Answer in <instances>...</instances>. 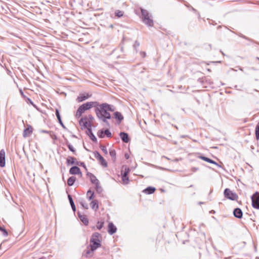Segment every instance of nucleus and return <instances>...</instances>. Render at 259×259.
Masks as SVG:
<instances>
[{"label":"nucleus","mask_w":259,"mask_h":259,"mask_svg":"<svg viewBox=\"0 0 259 259\" xmlns=\"http://www.w3.org/2000/svg\"><path fill=\"white\" fill-rule=\"evenodd\" d=\"M87 195L89 200H92L94 197V192L91 190L88 191Z\"/></svg>","instance_id":"26"},{"label":"nucleus","mask_w":259,"mask_h":259,"mask_svg":"<svg viewBox=\"0 0 259 259\" xmlns=\"http://www.w3.org/2000/svg\"><path fill=\"white\" fill-rule=\"evenodd\" d=\"M100 148L101 150L103 151V152L105 155H107L108 154V151H107V149L106 146H105L104 145H101L100 146Z\"/></svg>","instance_id":"34"},{"label":"nucleus","mask_w":259,"mask_h":259,"mask_svg":"<svg viewBox=\"0 0 259 259\" xmlns=\"http://www.w3.org/2000/svg\"><path fill=\"white\" fill-rule=\"evenodd\" d=\"M90 205L92 208L96 211L99 208L98 202L97 200H93L91 202Z\"/></svg>","instance_id":"21"},{"label":"nucleus","mask_w":259,"mask_h":259,"mask_svg":"<svg viewBox=\"0 0 259 259\" xmlns=\"http://www.w3.org/2000/svg\"><path fill=\"white\" fill-rule=\"evenodd\" d=\"M69 173L71 175H81V172L80 168L77 166H72L69 169Z\"/></svg>","instance_id":"16"},{"label":"nucleus","mask_w":259,"mask_h":259,"mask_svg":"<svg viewBox=\"0 0 259 259\" xmlns=\"http://www.w3.org/2000/svg\"><path fill=\"white\" fill-rule=\"evenodd\" d=\"M122 181L123 182V184L126 185L129 182V178L128 176L121 175Z\"/></svg>","instance_id":"28"},{"label":"nucleus","mask_w":259,"mask_h":259,"mask_svg":"<svg viewBox=\"0 0 259 259\" xmlns=\"http://www.w3.org/2000/svg\"><path fill=\"white\" fill-rule=\"evenodd\" d=\"M68 198L69 201V203L70 204L72 210L74 212L76 210V207L75 204L73 202V199L72 198V196L70 195H68Z\"/></svg>","instance_id":"22"},{"label":"nucleus","mask_w":259,"mask_h":259,"mask_svg":"<svg viewBox=\"0 0 259 259\" xmlns=\"http://www.w3.org/2000/svg\"><path fill=\"white\" fill-rule=\"evenodd\" d=\"M39 259H46V257H40Z\"/></svg>","instance_id":"54"},{"label":"nucleus","mask_w":259,"mask_h":259,"mask_svg":"<svg viewBox=\"0 0 259 259\" xmlns=\"http://www.w3.org/2000/svg\"><path fill=\"white\" fill-rule=\"evenodd\" d=\"M76 181V178L74 176L69 177L67 181V184L69 186H72Z\"/></svg>","instance_id":"24"},{"label":"nucleus","mask_w":259,"mask_h":259,"mask_svg":"<svg viewBox=\"0 0 259 259\" xmlns=\"http://www.w3.org/2000/svg\"><path fill=\"white\" fill-rule=\"evenodd\" d=\"M130 172V169L128 167H125L123 172H121V175L128 176Z\"/></svg>","instance_id":"37"},{"label":"nucleus","mask_w":259,"mask_h":259,"mask_svg":"<svg viewBox=\"0 0 259 259\" xmlns=\"http://www.w3.org/2000/svg\"><path fill=\"white\" fill-rule=\"evenodd\" d=\"M95 185H96V192L98 194H101L103 191V189H102V188L101 187V186L100 185L99 182L98 183L96 184Z\"/></svg>","instance_id":"30"},{"label":"nucleus","mask_w":259,"mask_h":259,"mask_svg":"<svg viewBox=\"0 0 259 259\" xmlns=\"http://www.w3.org/2000/svg\"><path fill=\"white\" fill-rule=\"evenodd\" d=\"M116 231L117 228L116 226L113 224V223L112 222L109 223L107 230L108 233L111 235L114 234Z\"/></svg>","instance_id":"11"},{"label":"nucleus","mask_w":259,"mask_h":259,"mask_svg":"<svg viewBox=\"0 0 259 259\" xmlns=\"http://www.w3.org/2000/svg\"><path fill=\"white\" fill-rule=\"evenodd\" d=\"M141 55L143 57H145L146 56V53L144 52H141Z\"/></svg>","instance_id":"50"},{"label":"nucleus","mask_w":259,"mask_h":259,"mask_svg":"<svg viewBox=\"0 0 259 259\" xmlns=\"http://www.w3.org/2000/svg\"><path fill=\"white\" fill-rule=\"evenodd\" d=\"M114 111L113 106L106 103L100 104L98 102V105L95 106V109L97 117L108 125H109V123L107 120L111 118V115L108 111L113 112Z\"/></svg>","instance_id":"1"},{"label":"nucleus","mask_w":259,"mask_h":259,"mask_svg":"<svg viewBox=\"0 0 259 259\" xmlns=\"http://www.w3.org/2000/svg\"><path fill=\"white\" fill-rule=\"evenodd\" d=\"M98 105V102L97 101L88 102L82 105H81L77 109L75 117L77 118L80 117L82 114L87 110L90 109L92 107H95V106Z\"/></svg>","instance_id":"3"},{"label":"nucleus","mask_w":259,"mask_h":259,"mask_svg":"<svg viewBox=\"0 0 259 259\" xmlns=\"http://www.w3.org/2000/svg\"><path fill=\"white\" fill-rule=\"evenodd\" d=\"M198 157L206 162H209V161L210 160V158L207 157H205L204 156H203V155H200V156H198Z\"/></svg>","instance_id":"35"},{"label":"nucleus","mask_w":259,"mask_h":259,"mask_svg":"<svg viewBox=\"0 0 259 259\" xmlns=\"http://www.w3.org/2000/svg\"><path fill=\"white\" fill-rule=\"evenodd\" d=\"M103 226L104 222H100L99 221H98L96 227L98 230H101L103 227Z\"/></svg>","instance_id":"38"},{"label":"nucleus","mask_w":259,"mask_h":259,"mask_svg":"<svg viewBox=\"0 0 259 259\" xmlns=\"http://www.w3.org/2000/svg\"><path fill=\"white\" fill-rule=\"evenodd\" d=\"M104 133H105V135H106L108 138H111L112 137V134L108 128L105 130Z\"/></svg>","instance_id":"36"},{"label":"nucleus","mask_w":259,"mask_h":259,"mask_svg":"<svg viewBox=\"0 0 259 259\" xmlns=\"http://www.w3.org/2000/svg\"><path fill=\"white\" fill-rule=\"evenodd\" d=\"M156 190V188L154 187L149 186L143 190V192L147 194H152Z\"/></svg>","instance_id":"19"},{"label":"nucleus","mask_w":259,"mask_h":259,"mask_svg":"<svg viewBox=\"0 0 259 259\" xmlns=\"http://www.w3.org/2000/svg\"><path fill=\"white\" fill-rule=\"evenodd\" d=\"M192 186H193V185H191L190 186V187H192Z\"/></svg>","instance_id":"60"},{"label":"nucleus","mask_w":259,"mask_h":259,"mask_svg":"<svg viewBox=\"0 0 259 259\" xmlns=\"http://www.w3.org/2000/svg\"><path fill=\"white\" fill-rule=\"evenodd\" d=\"M198 169H199V168L198 167H193L191 168V170L193 172H195V171H197Z\"/></svg>","instance_id":"46"},{"label":"nucleus","mask_w":259,"mask_h":259,"mask_svg":"<svg viewBox=\"0 0 259 259\" xmlns=\"http://www.w3.org/2000/svg\"><path fill=\"white\" fill-rule=\"evenodd\" d=\"M66 145L70 151L72 152L74 154L76 155V150L71 145V144H70L68 142H67Z\"/></svg>","instance_id":"27"},{"label":"nucleus","mask_w":259,"mask_h":259,"mask_svg":"<svg viewBox=\"0 0 259 259\" xmlns=\"http://www.w3.org/2000/svg\"><path fill=\"white\" fill-rule=\"evenodd\" d=\"M40 132L41 133H47V134H48L50 132L49 131H46L44 130H41Z\"/></svg>","instance_id":"49"},{"label":"nucleus","mask_w":259,"mask_h":259,"mask_svg":"<svg viewBox=\"0 0 259 259\" xmlns=\"http://www.w3.org/2000/svg\"><path fill=\"white\" fill-rule=\"evenodd\" d=\"M0 231L2 232L3 236L6 237L8 235V232L7 230L3 226H0Z\"/></svg>","instance_id":"31"},{"label":"nucleus","mask_w":259,"mask_h":259,"mask_svg":"<svg viewBox=\"0 0 259 259\" xmlns=\"http://www.w3.org/2000/svg\"><path fill=\"white\" fill-rule=\"evenodd\" d=\"M238 35L240 37H242V38L247 39L248 40H250V39L249 38H248L247 37H246V36L244 35L243 34H242L241 33L239 34Z\"/></svg>","instance_id":"42"},{"label":"nucleus","mask_w":259,"mask_h":259,"mask_svg":"<svg viewBox=\"0 0 259 259\" xmlns=\"http://www.w3.org/2000/svg\"><path fill=\"white\" fill-rule=\"evenodd\" d=\"M209 163L215 164V165H217L219 167L221 166L217 162H216L215 161H214V160H212L211 159H210Z\"/></svg>","instance_id":"43"},{"label":"nucleus","mask_w":259,"mask_h":259,"mask_svg":"<svg viewBox=\"0 0 259 259\" xmlns=\"http://www.w3.org/2000/svg\"><path fill=\"white\" fill-rule=\"evenodd\" d=\"M123 12L120 10H116L115 12V15L118 18H120L123 15Z\"/></svg>","instance_id":"32"},{"label":"nucleus","mask_w":259,"mask_h":259,"mask_svg":"<svg viewBox=\"0 0 259 259\" xmlns=\"http://www.w3.org/2000/svg\"><path fill=\"white\" fill-rule=\"evenodd\" d=\"M210 212L214 213V210H211V211H210Z\"/></svg>","instance_id":"55"},{"label":"nucleus","mask_w":259,"mask_h":259,"mask_svg":"<svg viewBox=\"0 0 259 259\" xmlns=\"http://www.w3.org/2000/svg\"><path fill=\"white\" fill-rule=\"evenodd\" d=\"M94 155L95 158L99 160L100 163L101 165H102L104 167H107L108 166L107 162L105 160V159L103 158V157L100 154V153L96 151L94 152Z\"/></svg>","instance_id":"8"},{"label":"nucleus","mask_w":259,"mask_h":259,"mask_svg":"<svg viewBox=\"0 0 259 259\" xmlns=\"http://www.w3.org/2000/svg\"><path fill=\"white\" fill-rule=\"evenodd\" d=\"M119 136L122 141L124 143H127L130 141V138L127 133L124 132H120L119 134Z\"/></svg>","instance_id":"10"},{"label":"nucleus","mask_w":259,"mask_h":259,"mask_svg":"<svg viewBox=\"0 0 259 259\" xmlns=\"http://www.w3.org/2000/svg\"><path fill=\"white\" fill-rule=\"evenodd\" d=\"M55 114H56V117L57 118V119L58 120V122L59 123V124L61 125V126L65 130H67V127L64 125V124H63L62 121V119H61V115H60V112H59V111L58 109H56L55 110Z\"/></svg>","instance_id":"15"},{"label":"nucleus","mask_w":259,"mask_h":259,"mask_svg":"<svg viewBox=\"0 0 259 259\" xmlns=\"http://www.w3.org/2000/svg\"><path fill=\"white\" fill-rule=\"evenodd\" d=\"M207 70H208V71H210L209 69H208Z\"/></svg>","instance_id":"59"},{"label":"nucleus","mask_w":259,"mask_h":259,"mask_svg":"<svg viewBox=\"0 0 259 259\" xmlns=\"http://www.w3.org/2000/svg\"><path fill=\"white\" fill-rule=\"evenodd\" d=\"M100 237H101V234L99 233L95 232L92 234L90 245L92 248V251H95L101 246V241L99 239Z\"/></svg>","instance_id":"4"},{"label":"nucleus","mask_w":259,"mask_h":259,"mask_svg":"<svg viewBox=\"0 0 259 259\" xmlns=\"http://www.w3.org/2000/svg\"><path fill=\"white\" fill-rule=\"evenodd\" d=\"M207 70H208V71H210L209 69H208Z\"/></svg>","instance_id":"58"},{"label":"nucleus","mask_w":259,"mask_h":259,"mask_svg":"<svg viewBox=\"0 0 259 259\" xmlns=\"http://www.w3.org/2000/svg\"><path fill=\"white\" fill-rule=\"evenodd\" d=\"M94 251H92V248H91V250L87 249L85 251V254L84 255L86 257H89V255L93 252Z\"/></svg>","instance_id":"39"},{"label":"nucleus","mask_w":259,"mask_h":259,"mask_svg":"<svg viewBox=\"0 0 259 259\" xmlns=\"http://www.w3.org/2000/svg\"><path fill=\"white\" fill-rule=\"evenodd\" d=\"M32 127L30 125H28L27 127L25 128L23 131V136L24 138L29 137L30 135L32 134Z\"/></svg>","instance_id":"12"},{"label":"nucleus","mask_w":259,"mask_h":259,"mask_svg":"<svg viewBox=\"0 0 259 259\" xmlns=\"http://www.w3.org/2000/svg\"><path fill=\"white\" fill-rule=\"evenodd\" d=\"M5 159V151L2 149L0 151V166L1 167H4L6 165Z\"/></svg>","instance_id":"9"},{"label":"nucleus","mask_w":259,"mask_h":259,"mask_svg":"<svg viewBox=\"0 0 259 259\" xmlns=\"http://www.w3.org/2000/svg\"><path fill=\"white\" fill-rule=\"evenodd\" d=\"M77 214H78V217L79 218V216H81L83 214H81V213L80 212H77Z\"/></svg>","instance_id":"51"},{"label":"nucleus","mask_w":259,"mask_h":259,"mask_svg":"<svg viewBox=\"0 0 259 259\" xmlns=\"http://www.w3.org/2000/svg\"><path fill=\"white\" fill-rule=\"evenodd\" d=\"M80 204L85 209H88V204L85 202H80Z\"/></svg>","instance_id":"41"},{"label":"nucleus","mask_w":259,"mask_h":259,"mask_svg":"<svg viewBox=\"0 0 259 259\" xmlns=\"http://www.w3.org/2000/svg\"><path fill=\"white\" fill-rule=\"evenodd\" d=\"M27 103L28 104H30L31 105H32L34 107H35V105L34 104L33 102L32 101V100L31 99H30L29 98L28 99V101H27Z\"/></svg>","instance_id":"44"},{"label":"nucleus","mask_w":259,"mask_h":259,"mask_svg":"<svg viewBox=\"0 0 259 259\" xmlns=\"http://www.w3.org/2000/svg\"><path fill=\"white\" fill-rule=\"evenodd\" d=\"M114 117L117 120V123H120L123 119V116L121 113L118 111H116L114 113Z\"/></svg>","instance_id":"17"},{"label":"nucleus","mask_w":259,"mask_h":259,"mask_svg":"<svg viewBox=\"0 0 259 259\" xmlns=\"http://www.w3.org/2000/svg\"><path fill=\"white\" fill-rule=\"evenodd\" d=\"M256 59L258 60H259V58L258 57H256Z\"/></svg>","instance_id":"57"},{"label":"nucleus","mask_w":259,"mask_h":259,"mask_svg":"<svg viewBox=\"0 0 259 259\" xmlns=\"http://www.w3.org/2000/svg\"><path fill=\"white\" fill-rule=\"evenodd\" d=\"M224 195L225 198L231 200H237L238 197L237 194L236 193L232 192L229 188H226L225 189L224 191Z\"/></svg>","instance_id":"6"},{"label":"nucleus","mask_w":259,"mask_h":259,"mask_svg":"<svg viewBox=\"0 0 259 259\" xmlns=\"http://www.w3.org/2000/svg\"><path fill=\"white\" fill-rule=\"evenodd\" d=\"M251 204L253 208L259 209V192H255L251 197Z\"/></svg>","instance_id":"7"},{"label":"nucleus","mask_w":259,"mask_h":259,"mask_svg":"<svg viewBox=\"0 0 259 259\" xmlns=\"http://www.w3.org/2000/svg\"><path fill=\"white\" fill-rule=\"evenodd\" d=\"M86 117L88 118V122H91H91L94 119L93 116L92 115H91V114L89 115L88 116H86Z\"/></svg>","instance_id":"40"},{"label":"nucleus","mask_w":259,"mask_h":259,"mask_svg":"<svg viewBox=\"0 0 259 259\" xmlns=\"http://www.w3.org/2000/svg\"><path fill=\"white\" fill-rule=\"evenodd\" d=\"M104 130L102 129L98 131L97 133V135L100 138H103L105 136V134L104 133Z\"/></svg>","instance_id":"29"},{"label":"nucleus","mask_w":259,"mask_h":259,"mask_svg":"<svg viewBox=\"0 0 259 259\" xmlns=\"http://www.w3.org/2000/svg\"><path fill=\"white\" fill-rule=\"evenodd\" d=\"M255 138L257 140H259V133H255Z\"/></svg>","instance_id":"48"},{"label":"nucleus","mask_w":259,"mask_h":259,"mask_svg":"<svg viewBox=\"0 0 259 259\" xmlns=\"http://www.w3.org/2000/svg\"><path fill=\"white\" fill-rule=\"evenodd\" d=\"M87 175L90 177L91 182L95 185L99 182V180L96 178V176H94L92 173L88 172Z\"/></svg>","instance_id":"18"},{"label":"nucleus","mask_w":259,"mask_h":259,"mask_svg":"<svg viewBox=\"0 0 259 259\" xmlns=\"http://www.w3.org/2000/svg\"><path fill=\"white\" fill-rule=\"evenodd\" d=\"M141 19L144 23L149 27H151L153 25V21L152 19L150 18V14L148 11L143 8H141Z\"/></svg>","instance_id":"5"},{"label":"nucleus","mask_w":259,"mask_h":259,"mask_svg":"<svg viewBox=\"0 0 259 259\" xmlns=\"http://www.w3.org/2000/svg\"><path fill=\"white\" fill-rule=\"evenodd\" d=\"M192 10H193V11H195H195H196V10L194 8H192Z\"/></svg>","instance_id":"53"},{"label":"nucleus","mask_w":259,"mask_h":259,"mask_svg":"<svg viewBox=\"0 0 259 259\" xmlns=\"http://www.w3.org/2000/svg\"><path fill=\"white\" fill-rule=\"evenodd\" d=\"M76 160L74 157L69 156L66 159V163L68 165L75 164Z\"/></svg>","instance_id":"20"},{"label":"nucleus","mask_w":259,"mask_h":259,"mask_svg":"<svg viewBox=\"0 0 259 259\" xmlns=\"http://www.w3.org/2000/svg\"><path fill=\"white\" fill-rule=\"evenodd\" d=\"M255 133H259V122L256 125Z\"/></svg>","instance_id":"45"},{"label":"nucleus","mask_w":259,"mask_h":259,"mask_svg":"<svg viewBox=\"0 0 259 259\" xmlns=\"http://www.w3.org/2000/svg\"><path fill=\"white\" fill-rule=\"evenodd\" d=\"M79 219L85 226H87L89 224V220L85 215H82L79 216Z\"/></svg>","instance_id":"23"},{"label":"nucleus","mask_w":259,"mask_h":259,"mask_svg":"<svg viewBox=\"0 0 259 259\" xmlns=\"http://www.w3.org/2000/svg\"><path fill=\"white\" fill-rule=\"evenodd\" d=\"M79 124L81 126V129H87L86 134L91 140L95 143L97 142V139L92 132V123L88 122L87 117H81L79 120Z\"/></svg>","instance_id":"2"},{"label":"nucleus","mask_w":259,"mask_h":259,"mask_svg":"<svg viewBox=\"0 0 259 259\" xmlns=\"http://www.w3.org/2000/svg\"><path fill=\"white\" fill-rule=\"evenodd\" d=\"M210 212L214 213V210H211V211H210Z\"/></svg>","instance_id":"56"},{"label":"nucleus","mask_w":259,"mask_h":259,"mask_svg":"<svg viewBox=\"0 0 259 259\" xmlns=\"http://www.w3.org/2000/svg\"><path fill=\"white\" fill-rule=\"evenodd\" d=\"M75 164L80 166L83 167L86 170H87V166L83 162L76 161Z\"/></svg>","instance_id":"33"},{"label":"nucleus","mask_w":259,"mask_h":259,"mask_svg":"<svg viewBox=\"0 0 259 259\" xmlns=\"http://www.w3.org/2000/svg\"><path fill=\"white\" fill-rule=\"evenodd\" d=\"M91 96V95H90L88 93L87 94H81L78 96L77 98V101L78 102H81L83 101L89 99Z\"/></svg>","instance_id":"13"},{"label":"nucleus","mask_w":259,"mask_h":259,"mask_svg":"<svg viewBox=\"0 0 259 259\" xmlns=\"http://www.w3.org/2000/svg\"><path fill=\"white\" fill-rule=\"evenodd\" d=\"M140 46V43L138 41H136L135 42V44L134 45V47L135 48L138 47Z\"/></svg>","instance_id":"47"},{"label":"nucleus","mask_w":259,"mask_h":259,"mask_svg":"<svg viewBox=\"0 0 259 259\" xmlns=\"http://www.w3.org/2000/svg\"><path fill=\"white\" fill-rule=\"evenodd\" d=\"M234 216L237 219H241L243 216V212L240 208H236L233 210Z\"/></svg>","instance_id":"14"},{"label":"nucleus","mask_w":259,"mask_h":259,"mask_svg":"<svg viewBox=\"0 0 259 259\" xmlns=\"http://www.w3.org/2000/svg\"><path fill=\"white\" fill-rule=\"evenodd\" d=\"M109 154L112 157L113 161L115 162L116 160V151L114 149H110L109 150Z\"/></svg>","instance_id":"25"},{"label":"nucleus","mask_w":259,"mask_h":259,"mask_svg":"<svg viewBox=\"0 0 259 259\" xmlns=\"http://www.w3.org/2000/svg\"><path fill=\"white\" fill-rule=\"evenodd\" d=\"M110 28H113V25L112 24H111L110 26H109Z\"/></svg>","instance_id":"52"}]
</instances>
